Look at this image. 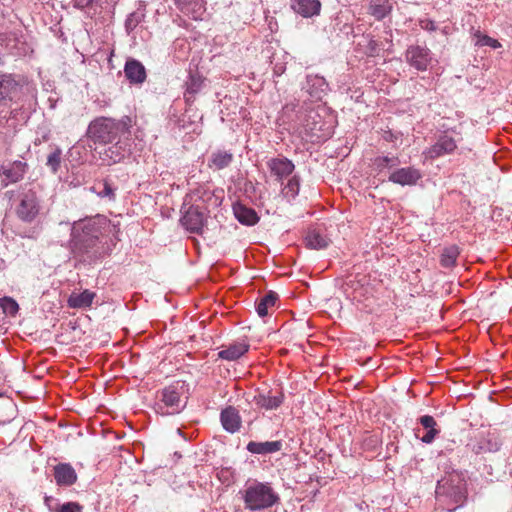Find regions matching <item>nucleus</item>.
Here are the masks:
<instances>
[{"label":"nucleus","mask_w":512,"mask_h":512,"mask_svg":"<svg viewBox=\"0 0 512 512\" xmlns=\"http://www.w3.org/2000/svg\"><path fill=\"white\" fill-rule=\"evenodd\" d=\"M106 224V218L101 215L81 219L72 224L70 248L75 258L91 264L106 255L107 250L102 241Z\"/></svg>","instance_id":"1"},{"label":"nucleus","mask_w":512,"mask_h":512,"mask_svg":"<svg viewBox=\"0 0 512 512\" xmlns=\"http://www.w3.org/2000/svg\"><path fill=\"white\" fill-rule=\"evenodd\" d=\"M131 126L132 120L128 116L120 120L103 116L97 117L89 123L86 136L95 144L108 145L118 139L129 138Z\"/></svg>","instance_id":"2"},{"label":"nucleus","mask_w":512,"mask_h":512,"mask_svg":"<svg viewBox=\"0 0 512 512\" xmlns=\"http://www.w3.org/2000/svg\"><path fill=\"white\" fill-rule=\"evenodd\" d=\"M436 500L448 512L462 507L467 499L466 482L456 471L446 474L437 482Z\"/></svg>","instance_id":"3"},{"label":"nucleus","mask_w":512,"mask_h":512,"mask_svg":"<svg viewBox=\"0 0 512 512\" xmlns=\"http://www.w3.org/2000/svg\"><path fill=\"white\" fill-rule=\"evenodd\" d=\"M244 508L249 511H261L278 504L280 497L269 482L254 480L247 482L239 492Z\"/></svg>","instance_id":"4"},{"label":"nucleus","mask_w":512,"mask_h":512,"mask_svg":"<svg viewBox=\"0 0 512 512\" xmlns=\"http://www.w3.org/2000/svg\"><path fill=\"white\" fill-rule=\"evenodd\" d=\"M184 381H175L161 391V399L157 404V412L162 415L180 413L187 405L188 397Z\"/></svg>","instance_id":"5"},{"label":"nucleus","mask_w":512,"mask_h":512,"mask_svg":"<svg viewBox=\"0 0 512 512\" xmlns=\"http://www.w3.org/2000/svg\"><path fill=\"white\" fill-rule=\"evenodd\" d=\"M15 207L16 216L25 223L33 222L41 210L40 198L32 189L24 190L18 195Z\"/></svg>","instance_id":"6"},{"label":"nucleus","mask_w":512,"mask_h":512,"mask_svg":"<svg viewBox=\"0 0 512 512\" xmlns=\"http://www.w3.org/2000/svg\"><path fill=\"white\" fill-rule=\"evenodd\" d=\"M405 59L417 71H426L433 60L431 50L420 45L408 46Z\"/></svg>","instance_id":"7"},{"label":"nucleus","mask_w":512,"mask_h":512,"mask_svg":"<svg viewBox=\"0 0 512 512\" xmlns=\"http://www.w3.org/2000/svg\"><path fill=\"white\" fill-rule=\"evenodd\" d=\"M103 152L100 158L105 165L111 166L120 163L129 152V138H121L114 141Z\"/></svg>","instance_id":"8"},{"label":"nucleus","mask_w":512,"mask_h":512,"mask_svg":"<svg viewBox=\"0 0 512 512\" xmlns=\"http://www.w3.org/2000/svg\"><path fill=\"white\" fill-rule=\"evenodd\" d=\"M182 226L191 233L201 234L205 226L206 218L203 210L196 205H191L180 219Z\"/></svg>","instance_id":"9"},{"label":"nucleus","mask_w":512,"mask_h":512,"mask_svg":"<svg viewBox=\"0 0 512 512\" xmlns=\"http://www.w3.org/2000/svg\"><path fill=\"white\" fill-rule=\"evenodd\" d=\"M457 142V139L445 132L439 135L436 142L427 149L426 155L431 159H435L451 154L457 148Z\"/></svg>","instance_id":"10"},{"label":"nucleus","mask_w":512,"mask_h":512,"mask_svg":"<svg viewBox=\"0 0 512 512\" xmlns=\"http://www.w3.org/2000/svg\"><path fill=\"white\" fill-rule=\"evenodd\" d=\"M422 178L419 169L409 166L394 170L388 177V180L401 186H414Z\"/></svg>","instance_id":"11"},{"label":"nucleus","mask_w":512,"mask_h":512,"mask_svg":"<svg viewBox=\"0 0 512 512\" xmlns=\"http://www.w3.org/2000/svg\"><path fill=\"white\" fill-rule=\"evenodd\" d=\"M27 169L28 164L23 160L4 162L0 166V175L3 176L8 183H16L23 179Z\"/></svg>","instance_id":"12"},{"label":"nucleus","mask_w":512,"mask_h":512,"mask_svg":"<svg viewBox=\"0 0 512 512\" xmlns=\"http://www.w3.org/2000/svg\"><path fill=\"white\" fill-rule=\"evenodd\" d=\"M502 443L494 433L480 435L472 445V451L479 455L485 453H494L500 450Z\"/></svg>","instance_id":"13"},{"label":"nucleus","mask_w":512,"mask_h":512,"mask_svg":"<svg viewBox=\"0 0 512 512\" xmlns=\"http://www.w3.org/2000/svg\"><path fill=\"white\" fill-rule=\"evenodd\" d=\"M20 88L21 85L13 74H0V103L13 100Z\"/></svg>","instance_id":"14"},{"label":"nucleus","mask_w":512,"mask_h":512,"mask_svg":"<svg viewBox=\"0 0 512 512\" xmlns=\"http://www.w3.org/2000/svg\"><path fill=\"white\" fill-rule=\"evenodd\" d=\"M125 77L131 84L140 85L145 82L147 74L144 65L133 58H129L124 66Z\"/></svg>","instance_id":"15"},{"label":"nucleus","mask_w":512,"mask_h":512,"mask_svg":"<svg viewBox=\"0 0 512 512\" xmlns=\"http://www.w3.org/2000/svg\"><path fill=\"white\" fill-rule=\"evenodd\" d=\"M267 166L279 182L292 174L295 169L293 162L285 157L272 158L267 162Z\"/></svg>","instance_id":"16"},{"label":"nucleus","mask_w":512,"mask_h":512,"mask_svg":"<svg viewBox=\"0 0 512 512\" xmlns=\"http://www.w3.org/2000/svg\"><path fill=\"white\" fill-rule=\"evenodd\" d=\"M291 9L304 18H310L318 15L321 10L319 0H291Z\"/></svg>","instance_id":"17"},{"label":"nucleus","mask_w":512,"mask_h":512,"mask_svg":"<svg viewBox=\"0 0 512 512\" xmlns=\"http://www.w3.org/2000/svg\"><path fill=\"white\" fill-rule=\"evenodd\" d=\"M220 421L223 428L229 433H236L240 430L241 417L239 411L233 406H228L221 411Z\"/></svg>","instance_id":"18"},{"label":"nucleus","mask_w":512,"mask_h":512,"mask_svg":"<svg viewBox=\"0 0 512 512\" xmlns=\"http://www.w3.org/2000/svg\"><path fill=\"white\" fill-rule=\"evenodd\" d=\"M176 6L184 14L190 15L194 20L201 19L206 11L205 0H174Z\"/></svg>","instance_id":"19"},{"label":"nucleus","mask_w":512,"mask_h":512,"mask_svg":"<svg viewBox=\"0 0 512 512\" xmlns=\"http://www.w3.org/2000/svg\"><path fill=\"white\" fill-rule=\"evenodd\" d=\"M312 98L321 99L328 90L326 79L319 75H307L306 84L303 87Z\"/></svg>","instance_id":"20"},{"label":"nucleus","mask_w":512,"mask_h":512,"mask_svg":"<svg viewBox=\"0 0 512 512\" xmlns=\"http://www.w3.org/2000/svg\"><path fill=\"white\" fill-rule=\"evenodd\" d=\"M54 478L59 486H71L77 481V474L69 463H60L54 467Z\"/></svg>","instance_id":"21"},{"label":"nucleus","mask_w":512,"mask_h":512,"mask_svg":"<svg viewBox=\"0 0 512 512\" xmlns=\"http://www.w3.org/2000/svg\"><path fill=\"white\" fill-rule=\"evenodd\" d=\"M185 86V102L187 104H192L195 101L196 95L202 90L204 86V78L198 72H190L189 77L185 82Z\"/></svg>","instance_id":"22"},{"label":"nucleus","mask_w":512,"mask_h":512,"mask_svg":"<svg viewBox=\"0 0 512 512\" xmlns=\"http://www.w3.org/2000/svg\"><path fill=\"white\" fill-rule=\"evenodd\" d=\"M282 447L283 443L281 440L265 442L250 441L247 444L246 449L252 454L268 455L280 451Z\"/></svg>","instance_id":"23"},{"label":"nucleus","mask_w":512,"mask_h":512,"mask_svg":"<svg viewBox=\"0 0 512 512\" xmlns=\"http://www.w3.org/2000/svg\"><path fill=\"white\" fill-rule=\"evenodd\" d=\"M249 350V344L245 341L234 342L218 352V357L227 361H235Z\"/></svg>","instance_id":"24"},{"label":"nucleus","mask_w":512,"mask_h":512,"mask_svg":"<svg viewBox=\"0 0 512 512\" xmlns=\"http://www.w3.org/2000/svg\"><path fill=\"white\" fill-rule=\"evenodd\" d=\"M234 156L231 152L225 150H216L211 153L208 160V167L214 170H222L231 165Z\"/></svg>","instance_id":"25"},{"label":"nucleus","mask_w":512,"mask_h":512,"mask_svg":"<svg viewBox=\"0 0 512 512\" xmlns=\"http://www.w3.org/2000/svg\"><path fill=\"white\" fill-rule=\"evenodd\" d=\"M233 211L236 219L243 225L253 226L259 221L256 211L242 204L234 205Z\"/></svg>","instance_id":"26"},{"label":"nucleus","mask_w":512,"mask_h":512,"mask_svg":"<svg viewBox=\"0 0 512 512\" xmlns=\"http://www.w3.org/2000/svg\"><path fill=\"white\" fill-rule=\"evenodd\" d=\"M95 296H96V294L89 290H84L81 293L73 292L69 296L67 303L70 308L84 309V308H88L92 305V302H93V299L95 298Z\"/></svg>","instance_id":"27"},{"label":"nucleus","mask_w":512,"mask_h":512,"mask_svg":"<svg viewBox=\"0 0 512 512\" xmlns=\"http://www.w3.org/2000/svg\"><path fill=\"white\" fill-rule=\"evenodd\" d=\"M418 421L425 429H427V432L422 436L421 441L425 444L432 443L440 432V430L436 428V420L430 415H423Z\"/></svg>","instance_id":"28"},{"label":"nucleus","mask_w":512,"mask_h":512,"mask_svg":"<svg viewBox=\"0 0 512 512\" xmlns=\"http://www.w3.org/2000/svg\"><path fill=\"white\" fill-rule=\"evenodd\" d=\"M306 246L310 249H325L330 240L318 230H309L305 236Z\"/></svg>","instance_id":"29"},{"label":"nucleus","mask_w":512,"mask_h":512,"mask_svg":"<svg viewBox=\"0 0 512 512\" xmlns=\"http://www.w3.org/2000/svg\"><path fill=\"white\" fill-rule=\"evenodd\" d=\"M283 400L284 395L281 392L274 396L259 394L255 397L256 404L266 410L277 409L283 403Z\"/></svg>","instance_id":"30"},{"label":"nucleus","mask_w":512,"mask_h":512,"mask_svg":"<svg viewBox=\"0 0 512 512\" xmlns=\"http://www.w3.org/2000/svg\"><path fill=\"white\" fill-rule=\"evenodd\" d=\"M460 254L459 247L457 245H450L443 248L440 255V264L444 268H451L455 266L457 258Z\"/></svg>","instance_id":"31"},{"label":"nucleus","mask_w":512,"mask_h":512,"mask_svg":"<svg viewBox=\"0 0 512 512\" xmlns=\"http://www.w3.org/2000/svg\"><path fill=\"white\" fill-rule=\"evenodd\" d=\"M278 300V294L274 291H269L256 303V312L260 317L268 315V308L273 307Z\"/></svg>","instance_id":"32"},{"label":"nucleus","mask_w":512,"mask_h":512,"mask_svg":"<svg viewBox=\"0 0 512 512\" xmlns=\"http://www.w3.org/2000/svg\"><path fill=\"white\" fill-rule=\"evenodd\" d=\"M91 190L100 198H107L110 201H114L116 198V188L108 180L95 183Z\"/></svg>","instance_id":"33"},{"label":"nucleus","mask_w":512,"mask_h":512,"mask_svg":"<svg viewBox=\"0 0 512 512\" xmlns=\"http://www.w3.org/2000/svg\"><path fill=\"white\" fill-rule=\"evenodd\" d=\"M399 165L400 159L397 156H377L373 160V166L379 173Z\"/></svg>","instance_id":"34"},{"label":"nucleus","mask_w":512,"mask_h":512,"mask_svg":"<svg viewBox=\"0 0 512 512\" xmlns=\"http://www.w3.org/2000/svg\"><path fill=\"white\" fill-rule=\"evenodd\" d=\"M44 501L51 512H82V506L77 502H67L52 507L50 503L53 501V498L51 496H46Z\"/></svg>","instance_id":"35"},{"label":"nucleus","mask_w":512,"mask_h":512,"mask_svg":"<svg viewBox=\"0 0 512 512\" xmlns=\"http://www.w3.org/2000/svg\"><path fill=\"white\" fill-rule=\"evenodd\" d=\"M62 150L56 147L47 157L46 165L53 173H57L61 165Z\"/></svg>","instance_id":"36"},{"label":"nucleus","mask_w":512,"mask_h":512,"mask_svg":"<svg viewBox=\"0 0 512 512\" xmlns=\"http://www.w3.org/2000/svg\"><path fill=\"white\" fill-rule=\"evenodd\" d=\"M299 189H300V179L298 176H293L292 178H290L288 180V182L285 185V187L283 188L282 192L286 197L295 198L299 193Z\"/></svg>","instance_id":"37"},{"label":"nucleus","mask_w":512,"mask_h":512,"mask_svg":"<svg viewBox=\"0 0 512 512\" xmlns=\"http://www.w3.org/2000/svg\"><path fill=\"white\" fill-rule=\"evenodd\" d=\"M391 7L386 4H371L369 6V13L376 19L382 20L390 12Z\"/></svg>","instance_id":"38"},{"label":"nucleus","mask_w":512,"mask_h":512,"mask_svg":"<svg viewBox=\"0 0 512 512\" xmlns=\"http://www.w3.org/2000/svg\"><path fill=\"white\" fill-rule=\"evenodd\" d=\"M0 306L3 312L10 316H15L19 310L18 303L10 297H4L0 302Z\"/></svg>","instance_id":"39"},{"label":"nucleus","mask_w":512,"mask_h":512,"mask_svg":"<svg viewBox=\"0 0 512 512\" xmlns=\"http://www.w3.org/2000/svg\"><path fill=\"white\" fill-rule=\"evenodd\" d=\"M145 17V13L144 12H139V11H135V12H132L131 14H129V16L127 17L126 21H125V28L128 32H131L133 31L139 23H141V21L144 19Z\"/></svg>","instance_id":"40"},{"label":"nucleus","mask_w":512,"mask_h":512,"mask_svg":"<svg viewBox=\"0 0 512 512\" xmlns=\"http://www.w3.org/2000/svg\"><path fill=\"white\" fill-rule=\"evenodd\" d=\"M478 38L476 44L480 46H490L492 48H498L500 46V43L487 35H476Z\"/></svg>","instance_id":"41"},{"label":"nucleus","mask_w":512,"mask_h":512,"mask_svg":"<svg viewBox=\"0 0 512 512\" xmlns=\"http://www.w3.org/2000/svg\"><path fill=\"white\" fill-rule=\"evenodd\" d=\"M366 49L369 56H377L379 53V43L374 39H369Z\"/></svg>","instance_id":"42"},{"label":"nucleus","mask_w":512,"mask_h":512,"mask_svg":"<svg viewBox=\"0 0 512 512\" xmlns=\"http://www.w3.org/2000/svg\"><path fill=\"white\" fill-rule=\"evenodd\" d=\"M93 0H75V5L79 8H85L89 6Z\"/></svg>","instance_id":"43"},{"label":"nucleus","mask_w":512,"mask_h":512,"mask_svg":"<svg viewBox=\"0 0 512 512\" xmlns=\"http://www.w3.org/2000/svg\"><path fill=\"white\" fill-rule=\"evenodd\" d=\"M423 27H424L425 29H427V30H432V31L436 29L434 22H433V21H430V20H427V21H426V25H425V26H423Z\"/></svg>","instance_id":"44"},{"label":"nucleus","mask_w":512,"mask_h":512,"mask_svg":"<svg viewBox=\"0 0 512 512\" xmlns=\"http://www.w3.org/2000/svg\"><path fill=\"white\" fill-rule=\"evenodd\" d=\"M9 119L7 118V113L3 116L0 114V127L5 126L6 123H8Z\"/></svg>","instance_id":"45"},{"label":"nucleus","mask_w":512,"mask_h":512,"mask_svg":"<svg viewBox=\"0 0 512 512\" xmlns=\"http://www.w3.org/2000/svg\"><path fill=\"white\" fill-rule=\"evenodd\" d=\"M145 7H146L145 2H144V1H140V2H139V7H138V10H137V11H139V12H143V11H144V9H145Z\"/></svg>","instance_id":"46"},{"label":"nucleus","mask_w":512,"mask_h":512,"mask_svg":"<svg viewBox=\"0 0 512 512\" xmlns=\"http://www.w3.org/2000/svg\"><path fill=\"white\" fill-rule=\"evenodd\" d=\"M284 71V67H279V69L275 68L274 73L277 75H281Z\"/></svg>","instance_id":"47"}]
</instances>
